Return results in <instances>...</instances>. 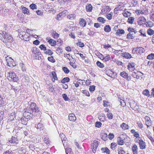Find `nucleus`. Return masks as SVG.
Instances as JSON below:
<instances>
[{
	"mask_svg": "<svg viewBox=\"0 0 154 154\" xmlns=\"http://www.w3.org/2000/svg\"><path fill=\"white\" fill-rule=\"evenodd\" d=\"M29 7L32 10L36 9L37 8V6L35 4L33 3L31 4Z\"/></svg>",
	"mask_w": 154,
	"mask_h": 154,
	"instance_id": "nucleus-43",
	"label": "nucleus"
},
{
	"mask_svg": "<svg viewBox=\"0 0 154 154\" xmlns=\"http://www.w3.org/2000/svg\"><path fill=\"white\" fill-rule=\"evenodd\" d=\"M97 20L98 21L101 22L103 23H104L106 21V20L104 19V18L102 17H99L98 18Z\"/></svg>",
	"mask_w": 154,
	"mask_h": 154,
	"instance_id": "nucleus-44",
	"label": "nucleus"
},
{
	"mask_svg": "<svg viewBox=\"0 0 154 154\" xmlns=\"http://www.w3.org/2000/svg\"><path fill=\"white\" fill-rule=\"evenodd\" d=\"M147 58V59L152 60L154 59V54L151 53L148 55Z\"/></svg>",
	"mask_w": 154,
	"mask_h": 154,
	"instance_id": "nucleus-49",
	"label": "nucleus"
},
{
	"mask_svg": "<svg viewBox=\"0 0 154 154\" xmlns=\"http://www.w3.org/2000/svg\"><path fill=\"white\" fill-rule=\"evenodd\" d=\"M72 149L70 148H67L66 149V154H71Z\"/></svg>",
	"mask_w": 154,
	"mask_h": 154,
	"instance_id": "nucleus-56",
	"label": "nucleus"
},
{
	"mask_svg": "<svg viewBox=\"0 0 154 154\" xmlns=\"http://www.w3.org/2000/svg\"><path fill=\"white\" fill-rule=\"evenodd\" d=\"M52 34L53 37L54 38H57L59 37V35L57 33L56 31H53L52 32Z\"/></svg>",
	"mask_w": 154,
	"mask_h": 154,
	"instance_id": "nucleus-27",
	"label": "nucleus"
},
{
	"mask_svg": "<svg viewBox=\"0 0 154 154\" xmlns=\"http://www.w3.org/2000/svg\"><path fill=\"white\" fill-rule=\"evenodd\" d=\"M134 66V63H129L128 66V69L130 71H132L135 69Z\"/></svg>",
	"mask_w": 154,
	"mask_h": 154,
	"instance_id": "nucleus-12",
	"label": "nucleus"
},
{
	"mask_svg": "<svg viewBox=\"0 0 154 154\" xmlns=\"http://www.w3.org/2000/svg\"><path fill=\"white\" fill-rule=\"evenodd\" d=\"M82 93L87 96L88 97L90 96L89 93L88 91L86 90H82Z\"/></svg>",
	"mask_w": 154,
	"mask_h": 154,
	"instance_id": "nucleus-61",
	"label": "nucleus"
},
{
	"mask_svg": "<svg viewBox=\"0 0 154 154\" xmlns=\"http://www.w3.org/2000/svg\"><path fill=\"white\" fill-rule=\"evenodd\" d=\"M21 8L22 12L24 14H26L27 15L29 14V11L28 8L24 7H21Z\"/></svg>",
	"mask_w": 154,
	"mask_h": 154,
	"instance_id": "nucleus-20",
	"label": "nucleus"
},
{
	"mask_svg": "<svg viewBox=\"0 0 154 154\" xmlns=\"http://www.w3.org/2000/svg\"><path fill=\"white\" fill-rule=\"evenodd\" d=\"M144 50L142 47H137L133 49L132 53L133 54H141L144 52Z\"/></svg>",
	"mask_w": 154,
	"mask_h": 154,
	"instance_id": "nucleus-4",
	"label": "nucleus"
},
{
	"mask_svg": "<svg viewBox=\"0 0 154 154\" xmlns=\"http://www.w3.org/2000/svg\"><path fill=\"white\" fill-rule=\"evenodd\" d=\"M28 118L29 119V116H23L21 118L20 120L22 123H25L28 121Z\"/></svg>",
	"mask_w": 154,
	"mask_h": 154,
	"instance_id": "nucleus-15",
	"label": "nucleus"
},
{
	"mask_svg": "<svg viewBox=\"0 0 154 154\" xmlns=\"http://www.w3.org/2000/svg\"><path fill=\"white\" fill-rule=\"evenodd\" d=\"M139 32L140 33V35H142L144 37H146V33L144 29H141L139 31Z\"/></svg>",
	"mask_w": 154,
	"mask_h": 154,
	"instance_id": "nucleus-40",
	"label": "nucleus"
},
{
	"mask_svg": "<svg viewBox=\"0 0 154 154\" xmlns=\"http://www.w3.org/2000/svg\"><path fill=\"white\" fill-rule=\"evenodd\" d=\"M62 97L65 101H69V99L67 97V95L65 94H63Z\"/></svg>",
	"mask_w": 154,
	"mask_h": 154,
	"instance_id": "nucleus-52",
	"label": "nucleus"
},
{
	"mask_svg": "<svg viewBox=\"0 0 154 154\" xmlns=\"http://www.w3.org/2000/svg\"><path fill=\"white\" fill-rule=\"evenodd\" d=\"M134 36L133 34L128 33L127 35L126 38L127 39H133L134 38Z\"/></svg>",
	"mask_w": 154,
	"mask_h": 154,
	"instance_id": "nucleus-32",
	"label": "nucleus"
},
{
	"mask_svg": "<svg viewBox=\"0 0 154 154\" xmlns=\"http://www.w3.org/2000/svg\"><path fill=\"white\" fill-rule=\"evenodd\" d=\"M134 18L132 17H130L128 18V22L130 24H132L134 20Z\"/></svg>",
	"mask_w": 154,
	"mask_h": 154,
	"instance_id": "nucleus-41",
	"label": "nucleus"
},
{
	"mask_svg": "<svg viewBox=\"0 0 154 154\" xmlns=\"http://www.w3.org/2000/svg\"><path fill=\"white\" fill-rule=\"evenodd\" d=\"M35 127L38 129H42L43 128V124L39 123Z\"/></svg>",
	"mask_w": 154,
	"mask_h": 154,
	"instance_id": "nucleus-54",
	"label": "nucleus"
},
{
	"mask_svg": "<svg viewBox=\"0 0 154 154\" xmlns=\"http://www.w3.org/2000/svg\"><path fill=\"white\" fill-rule=\"evenodd\" d=\"M70 79L69 78L66 77L64 78L61 81V83H64L65 82H68L69 81Z\"/></svg>",
	"mask_w": 154,
	"mask_h": 154,
	"instance_id": "nucleus-39",
	"label": "nucleus"
},
{
	"mask_svg": "<svg viewBox=\"0 0 154 154\" xmlns=\"http://www.w3.org/2000/svg\"><path fill=\"white\" fill-rule=\"evenodd\" d=\"M122 14L124 17H128L131 16V14L130 12L126 11V12H124L122 13Z\"/></svg>",
	"mask_w": 154,
	"mask_h": 154,
	"instance_id": "nucleus-34",
	"label": "nucleus"
},
{
	"mask_svg": "<svg viewBox=\"0 0 154 154\" xmlns=\"http://www.w3.org/2000/svg\"><path fill=\"white\" fill-rule=\"evenodd\" d=\"M143 95L150 97V95L149 94V92L147 89L144 90L142 93Z\"/></svg>",
	"mask_w": 154,
	"mask_h": 154,
	"instance_id": "nucleus-26",
	"label": "nucleus"
},
{
	"mask_svg": "<svg viewBox=\"0 0 154 154\" xmlns=\"http://www.w3.org/2000/svg\"><path fill=\"white\" fill-rule=\"evenodd\" d=\"M79 24L80 25L84 27L86 25V21L85 19L83 18H81L80 19Z\"/></svg>",
	"mask_w": 154,
	"mask_h": 154,
	"instance_id": "nucleus-16",
	"label": "nucleus"
},
{
	"mask_svg": "<svg viewBox=\"0 0 154 154\" xmlns=\"http://www.w3.org/2000/svg\"><path fill=\"white\" fill-rule=\"evenodd\" d=\"M106 74L109 76H111L112 74H114V72L110 70H109L106 71Z\"/></svg>",
	"mask_w": 154,
	"mask_h": 154,
	"instance_id": "nucleus-42",
	"label": "nucleus"
},
{
	"mask_svg": "<svg viewBox=\"0 0 154 154\" xmlns=\"http://www.w3.org/2000/svg\"><path fill=\"white\" fill-rule=\"evenodd\" d=\"M86 11L89 12H91L92 9V6L91 4H88L86 6Z\"/></svg>",
	"mask_w": 154,
	"mask_h": 154,
	"instance_id": "nucleus-19",
	"label": "nucleus"
},
{
	"mask_svg": "<svg viewBox=\"0 0 154 154\" xmlns=\"http://www.w3.org/2000/svg\"><path fill=\"white\" fill-rule=\"evenodd\" d=\"M75 16H76L75 14H72L67 15V17L68 19L72 20L75 18Z\"/></svg>",
	"mask_w": 154,
	"mask_h": 154,
	"instance_id": "nucleus-31",
	"label": "nucleus"
},
{
	"mask_svg": "<svg viewBox=\"0 0 154 154\" xmlns=\"http://www.w3.org/2000/svg\"><path fill=\"white\" fill-rule=\"evenodd\" d=\"M2 33L4 34V40H3V42H9L10 43H11L13 41L14 39L12 35L6 32L5 31H3Z\"/></svg>",
	"mask_w": 154,
	"mask_h": 154,
	"instance_id": "nucleus-1",
	"label": "nucleus"
},
{
	"mask_svg": "<svg viewBox=\"0 0 154 154\" xmlns=\"http://www.w3.org/2000/svg\"><path fill=\"white\" fill-rule=\"evenodd\" d=\"M132 149L133 154H137V147L136 145L135 144L133 146Z\"/></svg>",
	"mask_w": 154,
	"mask_h": 154,
	"instance_id": "nucleus-21",
	"label": "nucleus"
},
{
	"mask_svg": "<svg viewBox=\"0 0 154 154\" xmlns=\"http://www.w3.org/2000/svg\"><path fill=\"white\" fill-rule=\"evenodd\" d=\"M30 36L29 33L25 32H21L19 35V37L22 40L27 41L29 40V37Z\"/></svg>",
	"mask_w": 154,
	"mask_h": 154,
	"instance_id": "nucleus-3",
	"label": "nucleus"
},
{
	"mask_svg": "<svg viewBox=\"0 0 154 154\" xmlns=\"http://www.w3.org/2000/svg\"><path fill=\"white\" fill-rule=\"evenodd\" d=\"M102 123L100 122H97L95 123V126L98 128H100L102 125Z\"/></svg>",
	"mask_w": 154,
	"mask_h": 154,
	"instance_id": "nucleus-53",
	"label": "nucleus"
},
{
	"mask_svg": "<svg viewBox=\"0 0 154 154\" xmlns=\"http://www.w3.org/2000/svg\"><path fill=\"white\" fill-rule=\"evenodd\" d=\"M146 25L147 27H150L152 26V22L151 21H148L147 22H146Z\"/></svg>",
	"mask_w": 154,
	"mask_h": 154,
	"instance_id": "nucleus-62",
	"label": "nucleus"
},
{
	"mask_svg": "<svg viewBox=\"0 0 154 154\" xmlns=\"http://www.w3.org/2000/svg\"><path fill=\"white\" fill-rule=\"evenodd\" d=\"M104 30L106 32H109L111 30V29L109 25H106L104 27Z\"/></svg>",
	"mask_w": 154,
	"mask_h": 154,
	"instance_id": "nucleus-25",
	"label": "nucleus"
},
{
	"mask_svg": "<svg viewBox=\"0 0 154 154\" xmlns=\"http://www.w3.org/2000/svg\"><path fill=\"white\" fill-rule=\"evenodd\" d=\"M52 75L53 77L52 80L53 82H54L55 80H57L58 79V78L57 75V74L55 72L53 71L51 72Z\"/></svg>",
	"mask_w": 154,
	"mask_h": 154,
	"instance_id": "nucleus-18",
	"label": "nucleus"
},
{
	"mask_svg": "<svg viewBox=\"0 0 154 154\" xmlns=\"http://www.w3.org/2000/svg\"><path fill=\"white\" fill-rule=\"evenodd\" d=\"M128 30L129 32V33H131L132 32H134V33H136L137 32V31L135 29L130 27L128 28Z\"/></svg>",
	"mask_w": 154,
	"mask_h": 154,
	"instance_id": "nucleus-30",
	"label": "nucleus"
},
{
	"mask_svg": "<svg viewBox=\"0 0 154 154\" xmlns=\"http://www.w3.org/2000/svg\"><path fill=\"white\" fill-rule=\"evenodd\" d=\"M101 138L104 141H106L107 139V134H106L103 133L101 134Z\"/></svg>",
	"mask_w": 154,
	"mask_h": 154,
	"instance_id": "nucleus-35",
	"label": "nucleus"
},
{
	"mask_svg": "<svg viewBox=\"0 0 154 154\" xmlns=\"http://www.w3.org/2000/svg\"><path fill=\"white\" fill-rule=\"evenodd\" d=\"M3 98L2 97L0 98V107L3 105L4 104V101Z\"/></svg>",
	"mask_w": 154,
	"mask_h": 154,
	"instance_id": "nucleus-64",
	"label": "nucleus"
},
{
	"mask_svg": "<svg viewBox=\"0 0 154 154\" xmlns=\"http://www.w3.org/2000/svg\"><path fill=\"white\" fill-rule=\"evenodd\" d=\"M143 74L139 71H137V78H139V79H141L143 78Z\"/></svg>",
	"mask_w": 154,
	"mask_h": 154,
	"instance_id": "nucleus-29",
	"label": "nucleus"
},
{
	"mask_svg": "<svg viewBox=\"0 0 154 154\" xmlns=\"http://www.w3.org/2000/svg\"><path fill=\"white\" fill-rule=\"evenodd\" d=\"M150 18L154 22V9H152L151 11Z\"/></svg>",
	"mask_w": 154,
	"mask_h": 154,
	"instance_id": "nucleus-28",
	"label": "nucleus"
},
{
	"mask_svg": "<svg viewBox=\"0 0 154 154\" xmlns=\"http://www.w3.org/2000/svg\"><path fill=\"white\" fill-rule=\"evenodd\" d=\"M45 53L47 54L51 55L53 54V52L50 49H47L46 51L45 52Z\"/></svg>",
	"mask_w": 154,
	"mask_h": 154,
	"instance_id": "nucleus-46",
	"label": "nucleus"
},
{
	"mask_svg": "<svg viewBox=\"0 0 154 154\" xmlns=\"http://www.w3.org/2000/svg\"><path fill=\"white\" fill-rule=\"evenodd\" d=\"M97 65L100 68H103L104 67V65L103 63H101L100 62L97 61L96 63Z\"/></svg>",
	"mask_w": 154,
	"mask_h": 154,
	"instance_id": "nucleus-50",
	"label": "nucleus"
},
{
	"mask_svg": "<svg viewBox=\"0 0 154 154\" xmlns=\"http://www.w3.org/2000/svg\"><path fill=\"white\" fill-rule=\"evenodd\" d=\"M36 104L34 102H32L30 104V107L29 108V110H30V111H32V112L36 108Z\"/></svg>",
	"mask_w": 154,
	"mask_h": 154,
	"instance_id": "nucleus-23",
	"label": "nucleus"
},
{
	"mask_svg": "<svg viewBox=\"0 0 154 154\" xmlns=\"http://www.w3.org/2000/svg\"><path fill=\"white\" fill-rule=\"evenodd\" d=\"M98 144V141L96 140H94V143L92 144L91 149L93 153H95Z\"/></svg>",
	"mask_w": 154,
	"mask_h": 154,
	"instance_id": "nucleus-8",
	"label": "nucleus"
},
{
	"mask_svg": "<svg viewBox=\"0 0 154 154\" xmlns=\"http://www.w3.org/2000/svg\"><path fill=\"white\" fill-rule=\"evenodd\" d=\"M101 150L103 153H106V154L110 153V150L107 147L102 148Z\"/></svg>",
	"mask_w": 154,
	"mask_h": 154,
	"instance_id": "nucleus-22",
	"label": "nucleus"
},
{
	"mask_svg": "<svg viewBox=\"0 0 154 154\" xmlns=\"http://www.w3.org/2000/svg\"><path fill=\"white\" fill-rule=\"evenodd\" d=\"M121 127L123 129L125 130L128 129V125L126 124L125 123H123L121 125Z\"/></svg>",
	"mask_w": 154,
	"mask_h": 154,
	"instance_id": "nucleus-37",
	"label": "nucleus"
},
{
	"mask_svg": "<svg viewBox=\"0 0 154 154\" xmlns=\"http://www.w3.org/2000/svg\"><path fill=\"white\" fill-rule=\"evenodd\" d=\"M77 45H78L79 47L82 48L85 45L83 43L81 42H79L76 43Z\"/></svg>",
	"mask_w": 154,
	"mask_h": 154,
	"instance_id": "nucleus-60",
	"label": "nucleus"
},
{
	"mask_svg": "<svg viewBox=\"0 0 154 154\" xmlns=\"http://www.w3.org/2000/svg\"><path fill=\"white\" fill-rule=\"evenodd\" d=\"M111 8L108 6H106L103 7V9L102 10V12L104 13H107L110 11Z\"/></svg>",
	"mask_w": 154,
	"mask_h": 154,
	"instance_id": "nucleus-13",
	"label": "nucleus"
},
{
	"mask_svg": "<svg viewBox=\"0 0 154 154\" xmlns=\"http://www.w3.org/2000/svg\"><path fill=\"white\" fill-rule=\"evenodd\" d=\"M121 56L126 58H131L132 57L131 55L128 53L125 52L122 54Z\"/></svg>",
	"mask_w": 154,
	"mask_h": 154,
	"instance_id": "nucleus-14",
	"label": "nucleus"
},
{
	"mask_svg": "<svg viewBox=\"0 0 154 154\" xmlns=\"http://www.w3.org/2000/svg\"><path fill=\"white\" fill-rule=\"evenodd\" d=\"M69 119L72 121H75L76 119V116H68Z\"/></svg>",
	"mask_w": 154,
	"mask_h": 154,
	"instance_id": "nucleus-48",
	"label": "nucleus"
},
{
	"mask_svg": "<svg viewBox=\"0 0 154 154\" xmlns=\"http://www.w3.org/2000/svg\"><path fill=\"white\" fill-rule=\"evenodd\" d=\"M64 72L66 74H68L69 72V70L66 67H64L62 68Z\"/></svg>",
	"mask_w": 154,
	"mask_h": 154,
	"instance_id": "nucleus-55",
	"label": "nucleus"
},
{
	"mask_svg": "<svg viewBox=\"0 0 154 154\" xmlns=\"http://www.w3.org/2000/svg\"><path fill=\"white\" fill-rule=\"evenodd\" d=\"M48 59L49 61L52 63H54L55 62V60L53 56L48 57Z\"/></svg>",
	"mask_w": 154,
	"mask_h": 154,
	"instance_id": "nucleus-51",
	"label": "nucleus"
},
{
	"mask_svg": "<svg viewBox=\"0 0 154 154\" xmlns=\"http://www.w3.org/2000/svg\"><path fill=\"white\" fill-rule=\"evenodd\" d=\"M32 51L33 54H37L39 52L37 50V48L36 47H33L32 49Z\"/></svg>",
	"mask_w": 154,
	"mask_h": 154,
	"instance_id": "nucleus-45",
	"label": "nucleus"
},
{
	"mask_svg": "<svg viewBox=\"0 0 154 154\" xmlns=\"http://www.w3.org/2000/svg\"><path fill=\"white\" fill-rule=\"evenodd\" d=\"M110 56L109 55H108L105 56L104 58H103V60L104 61L106 62L110 60Z\"/></svg>",
	"mask_w": 154,
	"mask_h": 154,
	"instance_id": "nucleus-47",
	"label": "nucleus"
},
{
	"mask_svg": "<svg viewBox=\"0 0 154 154\" xmlns=\"http://www.w3.org/2000/svg\"><path fill=\"white\" fill-rule=\"evenodd\" d=\"M67 11L66 10H64L60 12L56 17V19L59 20H61L62 17L66 16Z\"/></svg>",
	"mask_w": 154,
	"mask_h": 154,
	"instance_id": "nucleus-9",
	"label": "nucleus"
},
{
	"mask_svg": "<svg viewBox=\"0 0 154 154\" xmlns=\"http://www.w3.org/2000/svg\"><path fill=\"white\" fill-rule=\"evenodd\" d=\"M125 32L122 29H119L117 32L116 33V35H120L123 34L125 33Z\"/></svg>",
	"mask_w": 154,
	"mask_h": 154,
	"instance_id": "nucleus-17",
	"label": "nucleus"
},
{
	"mask_svg": "<svg viewBox=\"0 0 154 154\" xmlns=\"http://www.w3.org/2000/svg\"><path fill=\"white\" fill-rule=\"evenodd\" d=\"M113 14L112 12H111L107 14L106 16L107 19L109 20H111L112 18Z\"/></svg>",
	"mask_w": 154,
	"mask_h": 154,
	"instance_id": "nucleus-36",
	"label": "nucleus"
},
{
	"mask_svg": "<svg viewBox=\"0 0 154 154\" xmlns=\"http://www.w3.org/2000/svg\"><path fill=\"white\" fill-rule=\"evenodd\" d=\"M146 21V19L143 17H141L137 19V22L139 25H141L144 24Z\"/></svg>",
	"mask_w": 154,
	"mask_h": 154,
	"instance_id": "nucleus-10",
	"label": "nucleus"
},
{
	"mask_svg": "<svg viewBox=\"0 0 154 154\" xmlns=\"http://www.w3.org/2000/svg\"><path fill=\"white\" fill-rule=\"evenodd\" d=\"M95 88V86L94 85H93L90 87L89 89L90 92H92L94 91Z\"/></svg>",
	"mask_w": 154,
	"mask_h": 154,
	"instance_id": "nucleus-59",
	"label": "nucleus"
},
{
	"mask_svg": "<svg viewBox=\"0 0 154 154\" xmlns=\"http://www.w3.org/2000/svg\"><path fill=\"white\" fill-rule=\"evenodd\" d=\"M130 107L135 111L139 109L138 106L137 105L136 103L133 100H131L129 102Z\"/></svg>",
	"mask_w": 154,
	"mask_h": 154,
	"instance_id": "nucleus-5",
	"label": "nucleus"
},
{
	"mask_svg": "<svg viewBox=\"0 0 154 154\" xmlns=\"http://www.w3.org/2000/svg\"><path fill=\"white\" fill-rule=\"evenodd\" d=\"M117 145L114 143H112L111 144V148L112 150H114L115 149V147L117 146Z\"/></svg>",
	"mask_w": 154,
	"mask_h": 154,
	"instance_id": "nucleus-58",
	"label": "nucleus"
},
{
	"mask_svg": "<svg viewBox=\"0 0 154 154\" xmlns=\"http://www.w3.org/2000/svg\"><path fill=\"white\" fill-rule=\"evenodd\" d=\"M17 137H18L17 135H14V136L11 137L10 140H9V142L11 143H13L14 144H17L18 142V138Z\"/></svg>",
	"mask_w": 154,
	"mask_h": 154,
	"instance_id": "nucleus-7",
	"label": "nucleus"
},
{
	"mask_svg": "<svg viewBox=\"0 0 154 154\" xmlns=\"http://www.w3.org/2000/svg\"><path fill=\"white\" fill-rule=\"evenodd\" d=\"M120 75L121 76L126 79L127 81H129L131 80V76L128 75V74L125 72L123 71L121 72Z\"/></svg>",
	"mask_w": 154,
	"mask_h": 154,
	"instance_id": "nucleus-6",
	"label": "nucleus"
},
{
	"mask_svg": "<svg viewBox=\"0 0 154 154\" xmlns=\"http://www.w3.org/2000/svg\"><path fill=\"white\" fill-rule=\"evenodd\" d=\"M119 101L120 102V105L122 106H124L126 105L124 101L122 99H119Z\"/></svg>",
	"mask_w": 154,
	"mask_h": 154,
	"instance_id": "nucleus-57",
	"label": "nucleus"
},
{
	"mask_svg": "<svg viewBox=\"0 0 154 154\" xmlns=\"http://www.w3.org/2000/svg\"><path fill=\"white\" fill-rule=\"evenodd\" d=\"M118 151L119 154H125V152L123 150L122 147H120L118 148Z\"/></svg>",
	"mask_w": 154,
	"mask_h": 154,
	"instance_id": "nucleus-38",
	"label": "nucleus"
},
{
	"mask_svg": "<svg viewBox=\"0 0 154 154\" xmlns=\"http://www.w3.org/2000/svg\"><path fill=\"white\" fill-rule=\"evenodd\" d=\"M140 149H143L146 148L145 143L142 139L140 140L139 142Z\"/></svg>",
	"mask_w": 154,
	"mask_h": 154,
	"instance_id": "nucleus-11",
	"label": "nucleus"
},
{
	"mask_svg": "<svg viewBox=\"0 0 154 154\" xmlns=\"http://www.w3.org/2000/svg\"><path fill=\"white\" fill-rule=\"evenodd\" d=\"M118 144L119 145H122L124 144L123 140L120 137L117 138Z\"/></svg>",
	"mask_w": 154,
	"mask_h": 154,
	"instance_id": "nucleus-24",
	"label": "nucleus"
},
{
	"mask_svg": "<svg viewBox=\"0 0 154 154\" xmlns=\"http://www.w3.org/2000/svg\"><path fill=\"white\" fill-rule=\"evenodd\" d=\"M147 32V34L150 35H152L154 34V31L150 28L148 29Z\"/></svg>",
	"mask_w": 154,
	"mask_h": 154,
	"instance_id": "nucleus-33",
	"label": "nucleus"
},
{
	"mask_svg": "<svg viewBox=\"0 0 154 154\" xmlns=\"http://www.w3.org/2000/svg\"><path fill=\"white\" fill-rule=\"evenodd\" d=\"M9 76L8 77V79L10 81L17 82L19 80L18 78L14 72L11 71L8 73Z\"/></svg>",
	"mask_w": 154,
	"mask_h": 154,
	"instance_id": "nucleus-2",
	"label": "nucleus"
},
{
	"mask_svg": "<svg viewBox=\"0 0 154 154\" xmlns=\"http://www.w3.org/2000/svg\"><path fill=\"white\" fill-rule=\"evenodd\" d=\"M39 48L41 49V50L44 51H46L47 50L46 48L45 47V45H40Z\"/></svg>",
	"mask_w": 154,
	"mask_h": 154,
	"instance_id": "nucleus-63",
	"label": "nucleus"
}]
</instances>
